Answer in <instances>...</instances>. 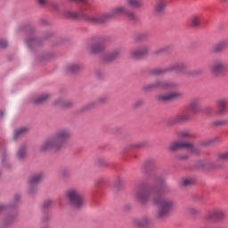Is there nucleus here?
<instances>
[{"label":"nucleus","instance_id":"1","mask_svg":"<svg viewBox=\"0 0 228 228\" xmlns=\"http://www.w3.org/2000/svg\"><path fill=\"white\" fill-rule=\"evenodd\" d=\"M70 130L61 129L53 134L51 137L45 140L40 145L39 151L41 152H49L51 151H60L63 145L67 143V140L70 138Z\"/></svg>","mask_w":228,"mask_h":228},{"label":"nucleus","instance_id":"2","mask_svg":"<svg viewBox=\"0 0 228 228\" xmlns=\"http://www.w3.org/2000/svg\"><path fill=\"white\" fill-rule=\"evenodd\" d=\"M126 15L130 20H136V15L133 12H126V7L118 6L111 10L110 12L106 14H102L100 16H85L86 20L91 22L92 24H102L107 19H111L117 17V15Z\"/></svg>","mask_w":228,"mask_h":228},{"label":"nucleus","instance_id":"3","mask_svg":"<svg viewBox=\"0 0 228 228\" xmlns=\"http://www.w3.org/2000/svg\"><path fill=\"white\" fill-rule=\"evenodd\" d=\"M161 193H163V191H157V195L159 196L153 199V204L159 206V210L156 214L157 218H165L175 206V203L172 200L161 197Z\"/></svg>","mask_w":228,"mask_h":228},{"label":"nucleus","instance_id":"4","mask_svg":"<svg viewBox=\"0 0 228 228\" xmlns=\"http://www.w3.org/2000/svg\"><path fill=\"white\" fill-rule=\"evenodd\" d=\"M168 149L172 152H175V151H179L180 149H187L194 156H199L201 152L199 146H195L193 143L186 141H175L171 142Z\"/></svg>","mask_w":228,"mask_h":228},{"label":"nucleus","instance_id":"5","mask_svg":"<svg viewBox=\"0 0 228 228\" xmlns=\"http://www.w3.org/2000/svg\"><path fill=\"white\" fill-rule=\"evenodd\" d=\"M177 84L167 80H157L156 82L147 85L143 87L145 92H152V90H172L176 88Z\"/></svg>","mask_w":228,"mask_h":228},{"label":"nucleus","instance_id":"6","mask_svg":"<svg viewBox=\"0 0 228 228\" xmlns=\"http://www.w3.org/2000/svg\"><path fill=\"white\" fill-rule=\"evenodd\" d=\"M67 197L69 200V204L76 209H79L83 208L85 201L83 200V196L79 192V191L76 189H71L68 191Z\"/></svg>","mask_w":228,"mask_h":228},{"label":"nucleus","instance_id":"7","mask_svg":"<svg viewBox=\"0 0 228 228\" xmlns=\"http://www.w3.org/2000/svg\"><path fill=\"white\" fill-rule=\"evenodd\" d=\"M209 69L213 76H216V77H219V76H224V72H225V62H224V61L220 59L215 60L210 64Z\"/></svg>","mask_w":228,"mask_h":228},{"label":"nucleus","instance_id":"8","mask_svg":"<svg viewBox=\"0 0 228 228\" xmlns=\"http://www.w3.org/2000/svg\"><path fill=\"white\" fill-rule=\"evenodd\" d=\"M151 193H152V191L145 188H139L134 192V199L137 202H140V204H147L151 198Z\"/></svg>","mask_w":228,"mask_h":228},{"label":"nucleus","instance_id":"9","mask_svg":"<svg viewBox=\"0 0 228 228\" xmlns=\"http://www.w3.org/2000/svg\"><path fill=\"white\" fill-rule=\"evenodd\" d=\"M147 54H149V47L147 46H141L130 52V57L134 60H140L143 56H147Z\"/></svg>","mask_w":228,"mask_h":228},{"label":"nucleus","instance_id":"10","mask_svg":"<svg viewBox=\"0 0 228 228\" xmlns=\"http://www.w3.org/2000/svg\"><path fill=\"white\" fill-rule=\"evenodd\" d=\"M186 69V66L183 63H175L168 67L167 69H155L154 74H165L167 70L172 72H183Z\"/></svg>","mask_w":228,"mask_h":228},{"label":"nucleus","instance_id":"11","mask_svg":"<svg viewBox=\"0 0 228 228\" xmlns=\"http://www.w3.org/2000/svg\"><path fill=\"white\" fill-rule=\"evenodd\" d=\"M183 97V93L181 92H173L168 94H160L157 97L159 101H162L163 102H167V101H174V99H180Z\"/></svg>","mask_w":228,"mask_h":228},{"label":"nucleus","instance_id":"12","mask_svg":"<svg viewBox=\"0 0 228 228\" xmlns=\"http://www.w3.org/2000/svg\"><path fill=\"white\" fill-rule=\"evenodd\" d=\"M225 216V212L222 209H215L207 215L208 220H222Z\"/></svg>","mask_w":228,"mask_h":228},{"label":"nucleus","instance_id":"13","mask_svg":"<svg viewBox=\"0 0 228 228\" xmlns=\"http://www.w3.org/2000/svg\"><path fill=\"white\" fill-rule=\"evenodd\" d=\"M227 103L228 102L226 99H219L216 101L218 115H224V113L227 111Z\"/></svg>","mask_w":228,"mask_h":228},{"label":"nucleus","instance_id":"14","mask_svg":"<svg viewBox=\"0 0 228 228\" xmlns=\"http://www.w3.org/2000/svg\"><path fill=\"white\" fill-rule=\"evenodd\" d=\"M190 118H191V115L188 112L186 113H182V114H178L176 116H175L173 118V122L175 124H179L181 122H186L188 120H190Z\"/></svg>","mask_w":228,"mask_h":228},{"label":"nucleus","instance_id":"15","mask_svg":"<svg viewBox=\"0 0 228 228\" xmlns=\"http://www.w3.org/2000/svg\"><path fill=\"white\" fill-rule=\"evenodd\" d=\"M43 177L44 176L42 175L38 174L30 178L28 182L29 188H30L29 193H33V188H35V186H37V184H38L40 181H42Z\"/></svg>","mask_w":228,"mask_h":228},{"label":"nucleus","instance_id":"16","mask_svg":"<svg viewBox=\"0 0 228 228\" xmlns=\"http://www.w3.org/2000/svg\"><path fill=\"white\" fill-rule=\"evenodd\" d=\"M54 106H61V108H70V106L74 105V102L70 100H63L61 98H58L54 101Z\"/></svg>","mask_w":228,"mask_h":228},{"label":"nucleus","instance_id":"17","mask_svg":"<svg viewBox=\"0 0 228 228\" xmlns=\"http://www.w3.org/2000/svg\"><path fill=\"white\" fill-rule=\"evenodd\" d=\"M199 104H200V98L192 99L188 106L189 111H191V113H197V111H199Z\"/></svg>","mask_w":228,"mask_h":228},{"label":"nucleus","instance_id":"18","mask_svg":"<svg viewBox=\"0 0 228 228\" xmlns=\"http://www.w3.org/2000/svg\"><path fill=\"white\" fill-rule=\"evenodd\" d=\"M79 70H81V66L77 63H71L66 67V72H68V74H76V72H79Z\"/></svg>","mask_w":228,"mask_h":228},{"label":"nucleus","instance_id":"19","mask_svg":"<svg viewBox=\"0 0 228 228\" xmlns=\"http://www.w3.org/2000/svg\"><path fill=\"white\" fill-rule=\"evenodd\" d=\"M89 51L93 54H97V53H101V52L104 51V45H102L101 43L94 44L90 46Z\"/></svg>","mask_w":228,"mask_h":228},{"label":"nucleus","instance_id":"20","mask_svg":"<svg viewBox=\"0 0 228 228\" xmlns=\"http://www.w3.org/2000/svg\"><path fill=\"white\" fill-rule=\"evenodd\" d=\"M166 6L167 3H165V0H159L155 4L154 10L157 13H163Z\"/></svg>","mask_w":228,"mask_h":228},{"label":"nucleus","instance_id":"21","mask_svg":"<svg viewBox=\"0 0 228 228\" xmlns=\"http://www.w3.org/2000/svg\"><path fill=\"white\" fill-rule=\"evenodd\" d=\"M222 142V138L220 137H214L210 139H207L200 142V145L208 146V145H215L216 143H220Z\"/></svg>","mask_w":228,"mask_h":228},{"label":"nucleus","instance_id":"22","mask_svg":"<svg viewBox=\"0 0 228 228\" xmlns=\"http://www.w3.org/2000/svg\"><path fill=\"white\" fill-rule=\"evenodd\" d=\"M135 225L139 228L149 227V225H151V219L149 217H142L135 223Z\"/></svg>","mask_w":228,"mask_h":228},{"label":"nucleus","instance_id":"23","mask_svg":"<svg viewBox=\"0 0 228 228\" xmlns=\"http://www.w3.org/2000/svg\"><path fill=\"white\" fill-rule=\"evenodd\" d=\"M64 15L68 19H81V17H84V15L81 12H71V11H66L64 12Z\"/></svg>","mask_w":228,"mask_h":228},{"label":"nucleus","instance_id":"24","mask_svg":"<svg viewBox=\"0 0 228 228\" xmlns=\"http://www.w3.org/2000/svg\"><path fill=\"white\" fill-rule=\"evenodd\" d=\"M50 98H51L50 94H40L34 99V103L42 104V102H45V101H48V99Z\"/></svg>","mask_w":228,"mask_h":228},{"label":"nucleus","instance_id":"25","mask_svg":"<svg viewBox=\"0 0 228 228\" xmlns=\"http://www.w3.org/2000/svg\"><path fill=\"white\" fill-rule=\"evenodd\" d=\"M227 45H228V41L227 40L219 42L214 47L215 53H220V51H224V49H225L227 47Z\"/></svg>","mask_w":228,"mask_h":228},{"label":"nucleus","instance_id":"26","mask_svg":"<svg viewBox=\"0 0 228 228\" xmlns=\"http://www.w3.org/2000/svg\"><path fill=\"white\" fill-rule=\"evenodd\" d=\"M120 54V50H116L112 52L111 53H109L106 57V61H113L115 58H117Z\"/></svg>","mask_w":228,"mask_h":228},{"label":"nucleus","instance_id":"27","mask_svg":"<svg viewBox=\"0 0 228 228\" xmlns=\"http://www.w3.org/2000/svg\"><path fill=\"white\" fill-rule=\"evenodd\" d=\"M127 3L132 8H141L142 6V1L140 0H127Z\"/></svg>","mask_w":228,"mask_h":228},{"label":"nucleus","instance_id":"28","mask_svg":"<svg viewBox=\"0 0 228 228\" xmlns=\"http://www.w3.org/2000/svg\"><path fill=\"white\" fill-rule=\"evenodd\" d=\"M17 158H19V159H24V158H26V146H21L19 149Z\"/></svg>","mask_w":228,"mask_h":228},{"label":"nucleus","instance_id":"29","mask_svg":"<svg viewBox=\"0 0 228 228\" xmlns=\"http://www.w3.org/2000/svg\"><path fill=\"white\" fill-rule=\"evenodd\" d=\"M105 101H106V97L102 96V97L98 98L96 100V102H91L87 106H88V108H94V106H95V104H102V103H104Z\"/></svg>","mask_w":228,"mask_h":228},{"label":"nucleus","instance_id":"30","mask_svg":"<svg viewBox=\"0 0 228 228\" xmlns=\"http://www.w3.org/2000/svg\"><path fill=\"white\" fill-rule=\"evenodd\" d=\"M24 133H28V127H21L16 130L14 133V138H17L18 136H22Z\"/></svg>","mask_w":228,"mask_h":228},{"label":"nucleus","instance_id":"31","mask_svg":"<svg viewBox=\"0 0 228 228\" xmlns=\"http://www.w3.org/2000/svg\"><path fill=\"white\" fill-rule=\"evenodd\" d=\"M178 136H181L182 138H193V134L189 131H182L178 133Z\"/></svg>","mask_w":228,"mask_h":228},{"label":"nucleus","instance_id":"32","mask_svg":"<svg viewBox=\"0 0 228 228\" xmlns=\"http://www.w3.org/2000/svg\"><path fill=\"white\" fill-rule=\"evenodd\" d=\"M202 18L200 16H193L191 19L192 26H200Z\"/></svg>","mask_w":228,"mask_h":228},{"label":"nucleus","instance_id":"33","mask_svg":"<svg viewBox=\"0 0 228 228\" xmlns=\"http://www.w3.org/2000/svg\"><path fill=\"white\" fill-rule=\"evenodd\" d=\"M194 181L192 178L183 179L181 183L182 186H190L193 184Z\"/></svg>","mask_w":228,"mask_h":228},{"label":"nucleus","instance_id":"34","mask_svg":"<svg viewBox=\"0 0 228 228\" xmlns=\"http://www.w3.org/2000/svg\"><path fill=\"white\" fill-rule=\"evenodd\" d=\"M228 125V119H221L219 121L214 122V126H227Z\"/></svg>","mask_w":228,"mask_h":228},{"label":"nucleus","instance_id":"35","mask_svg":"<svg viewBox=\"0 0 228 228\" xmlns=\"http://www.w3.org/2000/svg\"><path fill=\"white\" fill-rule=\"evenodd\" d=\"M96 163L100 167H104V165H106V159H104V158H98L97 160H96Z\"/></svg>","mask_w":228,"mask_h":228},{"label":"nucleus","instance_id":"36","mask_svg":"<svg viewBox=\"0 0 228 228\" xmlns=\"http://www.w3.org/2000/svg\"><path fill=\"white\" fill-rule=\"evenodd\" d=\"M188 213H190V215H197V213H199V209L194 207H190L188 208Z\"/></svg>","mask_w":228,"mask_h":228},{"label":"nucleus","instance_id":"37","mask_svg":"<svg viewBox=\"0 0 228 228\" xmlns=\"http://www.w3.org/2000/svg\"><path fill=\"white\" fill-rule=\"evenodd\" d=\"M167 51V48H159V50L154 52V54H156V56H159V54H163V53H165Z\"/></svg>","mask_w":228,"mask_h":228},{"label":"nucleus","instance_id":"38","mask_svg":"<svg viewBox=\"0 0 228 228\" xmlns=\"http://www.w3.org/2000/svg\"><path fill=\"white\" fill-rule=\"evenodd\" d=\"M7 46H8V42H6V40H4V39H1L0 40V47L4 49V47H7Z\"/></svg>","mask_w":228,"mask_h":228},{"label":"nucleus","instance_id":"39","mask_svg":"<svg viewBox=\"0 0 228 228\" xmlns=\"http://www.w3.org/2000/svg\"><path fill=\"white\" fill-rule=\"evenodd\" d=\"M142 104H143V101L139 100L134 103V107L138 108V106H142Z\"/></svg>","mask_w":228,"mask_h":228},{"label":"nucleus","instance_id":"40","mask_svg":"<svg viewBox=\"0 0 228 228\" xmlns=\"http://www.w3.org/2000/svg\"><path fill=\"white\" fill-rule=\"evenodd\" d=\"M220 159H228V151L227 152H224V153H222L220 156H219Z\"/></svg>","mask_w":228,"mask_h":228},{"label":"nucleus","instance_id":"41","mask_svg":"<svg viewBox=\"0 0 228 228\" xmlns=\"http://www.w3.org/2000/svg\"><path fill=\"white\" fill-rule=\"evenodd\" d=\"M49 206H53V200H47L44 204V208H49Z\"/></svg>","mask_w":228,"mask_h":228},{"label":"nucleus","instance_id":"42","mask_svg":"<svg viewBox=\"0 0 228 228\" xmlns=\"http://www.w3.org/2000/svg\"><path fill=\"white\" fill-rule=\"evenodd\" d=\"M38 4H41V6H44L45 4V0H37Z\"/></svg>","mask_w":228,"mask_h":228},{"label":"nucleus","instance_id":"43","mask_svg":"<svg viewBox=\"0 0 228 228\" xmlns=\"http://www.w3.org/2000/svg\"><path fill=\"white\" fill-rule=\"evenodd\" d=\"M179 159H188V156L187 155H181L179 157Z\"/></svg>","mask_w":228,"mask_h":228},{"label":"nucleus","instance_id":"44","mask_svg":"<svg viewBox=\"0 0 228 228\" xmlns=\"http://www.w3.org/2000/svg\"><path fill=\"white\" fill-rule=\"evenodd\" d=\"M3 211H4V206L0 205V213H3Z\"/></svg>","mask_w":228,"mask_h":228},{"label":"nucleus","instance_id":"45","mask_svg":"<svg viewBox=\"0 0 228 228\" xmlns=\"http://www.w3.org/2000/svg\"><path fill=\"white\" fill-rule=\"evenodd\" d=\"M31 45V41H28V45L29 46Z\"/></svg>","mask_w":228,"mask_h":228},{"label":"nucleus","instance_id":"46","mask_svg":"<svg viewBox=\"0 0 228 228\" xmlns=\"http://www.w3.org/2000/svg\"><path fill=\"white\" fill-rule=\"evenodd\" d=\"M221 1L225 2V1H227V0H221Z\"/></svg>","mask_w":228,"mask_h":228},{"label":"nucleus","instance_id":"47","mask_svg":"<svg viewBox=\"0 0 228 228\" xmlns=\"http://www.w3.org/2000/svg\"><path fill=\"white\" fill-rule=\"evenodd\" d=\"M57 7H58V5L55 4V8H57Z\"/></svg>","mask_w":228,"mask_h":228},{"label":"nucleus","instance_id":"48","mask_svg":"<svg viewBox=\"0 0 228 228\" xmlns=\"http://www.w3.org/2000/svg\"><path fill=\"white\" fill-rule=\"evenodd\" d=\"M33 43H34V44H36V42H35V41H33Z\"/></svg>","mask_w":228,"mask_h":228}]
</instances>
